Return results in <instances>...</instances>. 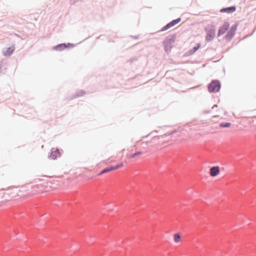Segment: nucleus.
I'll return each instance as SVG.
<instances>
[{"mask_svg": "<svg viewBox=\"0 0 256 256\" xmlns=\"http://www.w3.org/2000/svg\"><path fill=\"white\" fill-rule=\"evenodd\" d=\"M220 88V84L218 80H212L209 84L208 89L210 92H218Z\"/></svg>", "mask_w": 256, "mask_h": 256, "instance_id": "nucleus-1", "label": "nucleus"}, {"mask_svg": "<svg viewBox=\"0 0 256 256\" xmlns=\"http://www.w3.org/2000/svg\"><path fill=\"white\" fill-rule=\"evenodd\" d=\"M206 35V40L207 42L212 40L215 36V30L214 28H205Z\"/></svg>", "mask_w": 256, "mask_h": 256, "instance_id": "nucleus-2", "label": "nucleus"}, {"mask_svg": "<svg viewBox=\"0 0 256 256\" xmlns=\"http://www.w3.org/2000/svg\"><path fill=\"white\" fill-rule=\"evenodd\" d=\"M230 27V24L228 22H224V24L220 28L218 32V36L224 34Z\"/></svg>", "mask_w": 256, "mask_h": 256, "instance_id": "nucleus-3", "label": "nucleus"}, {"mask_svg": "<svg viewBox=\"0 0 256 256\" xmlns=\"http://www.w3.org/2000/svg\"><path fill=\"white\" fill-rule=\"evenodd\" d=\"M181 20V18H178L176 20H173L171 22H169L168 24L166 26H164L162 28V31H164V30H166L172 26H175L176 24H178V22H180Z\"/></svg>", "mask_w": 256, "mask_h": 256, "instance_id": "nucleus-4", "label": "nucleus"}, {"mask_svg": "<svg viewBox=\"0 0 256 256\" xmlns=\"http://www.w3.org/2000/svg\"><path fill=\"white\" fill-rule=\"evenodd\" d=\"M122 166H123V164H118V165H116V166H110V167H108V168H104V170H103L100 173L99 175H101L102 174L106 173L108 172H110V171L114 170H116V169H118V168Z\"/></svg>", "mask_w": 256, "mask_h": 256, "instance_id": "nucleus-5", "label": "nucleus"}, {"mask_svg": "<svg viewBox=\"0 0 256 256\" xmlns=\"http://www.w3.org/2000/svg\"><path fill=\"white\" fill-rule=\"evenodd\" d=\"M220 172V168L218 166H213L210 170V174L212 176H216Z\"/></svg>", "mask_w": 256, "mask_h": 256, "instance_id": "nucleus-6", "label": "nucleus"}, {"mask_svg": "<svg viewBox=\"0 0 256 256\" xmlns=\"http://www.w3.org/2000/svg\"><path fill=\"white\" fill-rule=\"evenodd\" d=\"M62 152L58 149L53 148L51 152L50 157L53 160H55L60 156Z\"/></svg>", "mask_w": 256, "mask_h": 256, "instance_id": "nucleus-7", "label": "nucleus"}, {"mask_svg": "<svg viewBox=\"0 0 256 256\" xmlns=\"http://www.w3.org/2000/svg\"><path fill=\"white\" fill-rule=\"evenodd\" d=\"M236 30V27L232 26L230 30L226 34V38L228 40L230 39L234 36Z\"/></svg>", "mask_w": 256, "mask_h": 256, "instance_id": "nucleus-8", "label": "nucleus"}, {"mask_svg": "<svg viewBox=\"0 0 256 256\" xmlns=\"http://www.w3.org/2000/svg\"><path fill=\"white\" fill-rule=\"evenodd\" d=\"M236 7L235 6H230L226 8H222L220 12H228V13H232L236 11Z\"/></svg>", "mask_w": 256, "mask_h": 256, "instance_id": "nucleus-9", "label": "nucleus"}, {"mask_svg": "<svg viewBox=\"0 0 256 256\" xmlns=\"http://www.w3.org/2000/svg\"><path fill=\"white\" fill-rule=\"evenodd\" d=\"M14 50V46H12L7 48L3 52V54L4 56H7L10 55Z\"/></svg>", "mask_w": 256, "mask_h": 256, "instance_id": "nucleus-10", "label": "nucleus"}, {"mask_svg": "<svg viewBox=\"0 0 256 256\" xmlns=\"http://www.w3.org/2000/svg\"><path fill=\"white\" fill-rule=\"evenodd\" d=\"M182 235L179 233L176 234L174 235V241L176 243H179L182 240Z\"/></svg>", "mask_w": 256, "mask_h": 256, "instance_id": "nucleus-11", "label": "nucleus"}, {"mask_svg": "<svg viewBox=\"0 0 256 256\" xmlns=\"http://www.w3.org/2000/svg\"><path fill=\"white\" fill-rule=\"evenodd\" d=\"M200 44H198L197 46L194 47L192 48V50L190 51V53L191 54H194V52H195L196 51H197L198 50V49L200 48Z\"/></svg>", "mask_w": 256, "mask_h": 256, "instance_id": "nucleus-12", "label": "nucleus"}, {"mask_svg": "<svg viewBox=\"0 0 256 256\" xmlns=\"http://www.w3.org/2000/svg\"><path fill=\"white\" fill-rule=\"evenodd\" d=\"M231 126V124L230 122H226L225 124H221L220 126L222 128L230 127Z\"/></svg>", "mask_w": 256, "mask_h": 256, "instance_id": "nucleus-13", "label": "nucleus"}, {"mask_svg": "<svg viewBox=\"0 0 256 256\" xmlns=\"http://www.w3.org/2000/svg\"><path fill=\"white\" fill-rule=\"evenodd\" d=\"M141 154L140 152H136L130 156L131 158H136Z\"/></svg>", "mask_w": 256, "mask_h": 256, "instance_id": "nucleus-14", "label": "nucleus"}, {"mask_svg": "<svg viewBox=\"0 0 256 256\" xmlns=\"http://www.w3.org/2000/svg\"><path fill=\"white\" fill-rule=\"evenodd\" d=\"M62 46L66 48V46L64 44H60V45L58 46V47H62Z\"/></svg>", "mask_w": 256, "mask_h": 256, "instance_id": "nucleus-15", "label": "nucleus"}]
</instances>
